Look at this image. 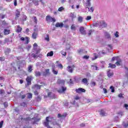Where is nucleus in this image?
Here are the masks:
<instances>
[{
	"instance_id": "1",
	"label": "nucleus",
	"mask_w": 128,
	"mask_h": 128,
	"mask_svg": "<svg viewBox=\"0 0 128 128\" xmlns=\"http://www.w3.org/2000/svg\"><path fill=\"white\" fill-rule=\"evenodd\" d=\"M52 118H50V116H48L46 118L45 121L43 122L44 126H46V128H52L50 126L49 124L50 122H52Z\"/></svg>"
},
{
	"instance_id": "2",
	"label": "nucleus",
	"mask_w": 128,
	"mask_h": 128,
	"mask_svg": "<svg viewBox=\"0 0 128 128\" xmlns=\"http://www.w3.org/2000/svg\"><path fill=\"white\" fill-rule=\"evenodd\" d=\"M26 66V61L24 60L17 62V66L18 68V70H20V66L22 68V66Z\"/></svg>"
},
{
	"instance_id": "3",
	"label": "nucleus",
	"mask_w": 128,
	"mask_h": 128,
	"mask_svg": "<svg viewBox=\"0 0 128 128\" xmlns=\"http://www.w3.org/2000/svg\"><path fill=\"white\" fill-rule=\"evenodd\" d=\"M34 52L35 53H32V54H31V56L32 58H38V54H40V49H38L36 51L34 50Z\"/></svg>"
},
{
	"instance_id": "4",
	"label": "nucleus",
	"mask_w": 128,
	"mask_h": 128,
	"mask_svg": "<svg viewBox=\"0 0 128 128\" xmlns=\"http://www.w3.org/2000/svg\"><path fill=\"white\" fill-rule=\"evenodd\" d=\"M108 24L104 21H100L98 22V26L100 28H106Z\"/></svg>"
},
{
	"instance_id": "5",
	"label": "nucleus",
	"mask_w": 128,
	"mask_h": 128,
	"mask_svg": "<svg viewBox=\"0 0 128 128\" xmlns=\"http://www.w3.org/2000/svg\"><path fill=\"white\" fill-rule=\"evenodd\" d=\"M74 80H88L86 78H82L80 76H74Z\"/></svg>"
},
{
	"instance_id": "6",
	"label": "nucleus",
	"mask_w": 128,
	"mask_h": 128,
	"mask_svg": "<svg viewBox=\"0 0 128 128\" xmlns=\"http://www.w3.org/2000/svg\"><path fill=\"white\" fill-rule=\"evenodd\" d=\"M66 90V87L62 86L61 88L58 90V92L59 94H64Z\"/></svg>"
},
{
	"instance_id": "7",
	"label": "nucleus",
	"mask_w": 128,
	"mask_h": 128,
	"mask_svg": "<svg viewBox=\"0 0 128 128\" xmlns=\"http://www.w3.org/2000/svg\"><path fill=\"white\" fill-rule=\"evenodd\" d=\"M50 74V69L46 70V72H42V76H48Z\"/></svg>"
},
{
	"instance_id": "8",
	"label": "nucleus",
	"mask_w": 128,
	"mask_h": 128,
	"mask_svg": "<svg viewBox=\"0 0 128 128\" xmlns=\"http://www.w3.org/2000/svg\"><path fill=\"white\" fill-rule=\"evenodd\" d=\"M79 30L81 34H86V30H84V26H80Z\"/></svg>"
},
{
	"instance_id": "9",
	"label": "nucleus",
	"mask_w": 128,
	"mask_h": 128,
	"mask_svg": "<svg viewBox=\"0 0 128 128\" xmlns=\"http://www.w3.org/2000/svg\"><path fill=\"white\" fill-rule=\"evenodd\" d=\"M46 22H56V20L54 18H52L50 16H46Z\"/></svg>"
},
{
	"instance_id": "10",
	"label": "nucleus",
	"mask_w": 128,
	"mask_h": 128,
	"mask_svg": "<svg viewBox=\"0 0 128 128\" xmlns=\"http://www.w3.org/2000/svg\"><path fill=\"white\" fill-rule=\"evenodd\" d=\"M76 92L77 94H82V92H86V90L82 88H78L76 89Z\"/></svg>"
},
{
	"instance_id": "11",
	"label": "nucleus",
	"mask_w": 128,
	"mask_h": 128,
	"mask_svg": "<svg viewBox=\"0 0 128 128\" xmlns=\"http://www.w3.org/2000/svg\"><path fill=\"white\" fill-rule=\"evenodd\" d=\"M104 35L105 38H106V40H112V36H110V34L108 32H104Z\"/></svg>"
},
{
	"instance_id": "12",
	"label": "nucleus",
	"mask_w": 128,
	"mask_h": 128,
	"mask_svg": "<svg viewBox=\"0 0 128 128\" xmlns=\"http://www.w3.org/2000/svg\"><path fill=\"white\" fill-rule=\"evenodd\" d=\"M92 0H86V2L84 3V6L86 8H88V6H92V4L90 3V1Z\"/></svg>"
},
{
	"instance_id": "13",
	"label": "nucleus",
	"mask_w": 128,
	"mask_h": 128,
	"mask_svg": "<svg viewBox=\"0 0 128 128\" xmlns=\"http://www.w3.org/2000/svg\"><path fill=\"white\" fill-rule=\"evenodd\" d=\"M42 85H38L35 84L34 86H32V88L34 90H40V86H42Z\"/></svg>"
},
{
	"instance_id": "14",
	"label": "nucleus",
	"mask_w": 128,
	"mask_h": 128,
	"mask_svg": "<svg viewBox=\"0 0 128 128\" xmlns=\"http://www.w3.org/2000/svg\"><path fill=\"white\" fill-rule=\"evenodd\" d=\"M107 74H108V78H112V76H114V72H112V70H108L107 71Z\"/></svg>"
},
{
	"instance_id": "15",
	"label": "nucleus",
	"mask_w": 128,
	"mask_h": 128,
	"mask_svg": "<svg viewBox=\"0 0 128 128\" xmlns=\"http://www.w3.org/2000/svg\"><path fill=\"white\" fill-rule=\"evenodd\" d=\"M74 66H68V67L67 68V70L69 72H74Z\"/></svg>"
},
{
	"instance_id": "16",
	"label": "nucleus",
	"mask_w": 128,
	"mask_h": 128,
	"mask_svg": "<svg viewBox=\"0 0 128 128\" xmlns=\"http://www.w3.org/2000/svg\"><path fill=\"white\" fill-rule=\"evenodd\" d=\"M66 116V114H58V118H60V120H64V118Z\"/></svg>"
},
{
	"instance_id": "17",
	"label": "nucleus",
	"mask_w": 128,
	"mask_h": 128,
	"mask_svg": "<svg viewBox=\"0 0 128 128\" xmlns=\"http://www.w3.org/2000/svg\"><path fill=\"white\" fill-rule=\"evenodd\" d=\"M20 12L18 10H16V20H18V18H20Z\"/></svg>"
},
{
	"instance_id": "18",
	"label": "nucleus",
	"mask_w": 128,
	"mask_h": 128,
	"mask_svg": "<svg viewBox=\"0 0 128 128\" xmlns=\"http://www.w3.org/2000/svg\"><path fill=\"white\" fill-rule=\"evenodd\" d=\"M48 96L50 98H56V95L52 92H49L48 93Z\"/></svg>"
},
{
	"instance_id": "19",
	"label": "nucleus",
	"mask_w": 128,
	"mask_h": 128,
	"mask_svg": "<svg viewBox=\"0 0 128 128\" xmlns=\"http://www.w3.org/2000/svg\"><path fill=\"white\" fill-rule=\"evenodd\" d=\"M55 26L56 28H62L64 26V24L57 22Z\"/></svg>"
},
{
	"instance_id": "20",
	"label": "nucleus",
	"mask_w": 128,
	"mask_h": 128,
	"mask_svg": "<svg viewBox=\"0 0 128 128\" xmlns=\"http://www.w3.org/2000/svg\"><path fill=\"white\" fill-rule=\"evenodd\" d=\"M100 52L98 55H96V53H94V58H92V60H96V58H100Z\"/></svg>"
},
{
	"instance_id": "21",
	"label": "nucleus",
	"mask_w": 128,
	"mask_h": 128,
	"mask_svg": "<svg viewBox=\"0 0 128 128\" xmlns=\"http://www.w3.org/2000/svg\"><path fill=\"white\" fill-rule=\"evenodd\" d=\"M100 114L102 116H106V111H104V110H102L100 111Z\"/></svg>"
},
{
	"instance_id": "22",
	"label": "nucleus",
	"mask_w": 128,
	"mask_h": 128,
	"mask_svg": "<svg viewBox=\"0 0 128 128\" xmlns=\"http://www.w3.org/2000/svg\"><path fill=\"white\" fill-rule=\"evenodd\" d=\"M35 73V76H40L42 74L40 73V72L38 71V70H36L34 72Z\"/></svg>"
},
{
	"instance_id": "23",
	"label": "nucleus",
	"mask_w": 128,
	"mask_h": 128,
	"mask_svg": "<svg viewBox=\"0 0 128 128\" xmlns=\"http://www.w3.org/2000/svg\"><path fill=\"white\" fill-rule=\"evenodd\" d=\"M10 32V30L5 29L4 30V34L6 36V34H8Z\"/></svg>"
},
{
	"instance_id": "24",
	"label": "nucleus",
	"mask_w": 128,
	"mask_h": 128,
	"mask_svg": "<svg viewBox=\"0 0 128 128\" xmlns=\"http://www.w3.org/2000/svg\"><path fill=\"white\" fill-rule=\"evenodd\" d=\"M86 8H88V12H94V7H91L90 9V8L86 7Z\"/></svg>"
},
{
	"instance_id": "25",
	"label": "nucleus",
	"mask_w": 128,
	"mask_h": 128,
	"mask_svg": "<svg viewBox=\"0 0 128 128\" xmlns=\"http://www.w3.org/2000/svg\"><path fill=\"white\" fill-rule=\"evenodd\" d=\"M34 48H33V50L35 51H36L38 50V49L36 48H38V44H36V43H34L33 45Z\"/></svg>"
},
{
	"instance_id": "26",
	"label": "nucleus",
	"mask_w": 128,
	"mask_h": 128,
	"mask_svg": "<svg viewBox=\"0 0 128 128\" xmlns=\"http://www.w3.org/2000/svg\"><path fill=\"white\" fill-rule=\"evenodd\" d=\"M120 62H122V60L119 58L115 64L117 66H120Z\"/></svg>"
},
{
	"instance_id": "27",
	"label": "nucleus",
	"mask_w": 128,
	"mask_h": 128,
	"mask_svg": "<svg viewBox=\"0 0 128 128\" xmlns=\"http://www.w3.org/2000/svg\"><path fill=\"white\" fill-rule=\"evenodd\" d=\"M36 36H38V33L34 32L32 34V38L36 40Z\"/></svg>"
},
{
	"instance_id": "28",
	"label": "nucleus",
	"mask_w": 128,
	"mask_h": 128,
	"mask_svg": "<svg viewBox=\"0 0 128 128\" xmlns=\"http://www.w3.org/2000/svg\"><path fill=\"white\" fill-rule=\"evenodd\" d=\"M54 68H55L54 65H53L52 66V72L54 74H58V71H56L54 70Z\"/></svg>"
},
{
	"instance_id": "29",
	"label": "nucleus",
	"mask_w": 128,
	"mask_h": 128,
	"mask_svg": "<svg viewBox=\"0 0 128 128\" xmlns=\"http://www.w3.org/2000/svg\"><path fill=\"white\" fill-rule=\"evenodd\" d=\"M34 80V77L32 76H28L26 78V80Z\"/></svg>"
},
{
	"instance_id": "30",
	"label": "nucleus",
	"mask_w": 128,
	"mask_h": 128,
	"mask_svg": "<svg viewBox=\"0 0 128 128\" xmlns=\"http://www.w3.org/2000/svg\"><path fill=\"white\" fill-rule=\"evenodd\" d=\"M82 84H85V86H88V80H82Z\"/></svg>"
},
{
	"instance_id": "31",
	"label": "nucleus",
	"mask_w": 128,
	"mask_h": 128,
	"mask_svg": "<svg viewBox=\"0 0 128 128\" xmlns=\"http://www.w3.org/2000/svg\"><path fill=\"white\" fill-rule=\"evenodd\" d=\"M54 56V52L51 51L48 52L47 54V56Z\"/></svg>"
},
{
	"instance_id": "32",
	"label": "nucleus",
	"mask_w": 128,
	"mask_h": 128,
	"mask_svg": "<svg viewBox=\"0 0 128 128\" xmlns=\"http://www.w3.org/2000/svg\"><path fill=\"white\" fill-rule=\"evenodd\" d=\"M17 32H22V28H20V26H17Z\"/></svg>"
},
{
	"instance_id": "33",
	"label": "nucleus",
	"mask_w": 128,
	"mask_h": 128,
	"mask_svg": "<svg viewBox=\"0 0 128 128\" xmlns=\"http://www.w3.org/2000/svg\"><path fill=\"white\" fill-rule=\"evenodd\" d=\"M32 72V66L30 65L28 67V72Z\"/></svg>"
},
{
	"instance_id": "34",
	"label": "nucleus",
	"mask_w": 128,
	"mask_h": 128,
	"mask_svg": "<svg viewBox=\"0 0 128 128\" xmlns=\"http://www.w3.org/2000/svg\"><path fill=\"white\" fill-rule=\"evenodd\" d=\"M32 2L35 6H38V0H33Z\"/></svg>"
},
{
	"instance_id": "35",
	"label": "nucleus",
	"mask_w": 128,
	"mask_h": 128,
	"mask_svg": "<svg viewBox=\"0 0 128 128\" xmlns=\"http://www.w3.org/2000/svg\"><path fill=\"white\" fill-rule=\"evenodd\" d=\"M116 67V64H109V68H115Z\"/></svg>"
},
{
	"instance_id": "36",
	"label": "nucleus",
	"mask_w": 128,
	"mask_h": 128,
	"mask_svg": "<svg viewBox=\"0 0 128 128\" xmlns=\"http://www.w3.org/2000/svg\"><path fill=\"white\" fill-rule=\"evenodd\" d=\"M58 82L60 86H64V80H59Z\"/></svg>"
},
{
	"instance_id": "37",
	"label": "nucleus",
	"mask_w": 128,
	"mask_h": 128,
	"mask_svg": "<svg viewBox=\"0 0 128 128\" xmlns=\"http://www.w3.org/2000/svg\"><path fill=\"white\" fill-rule=\"evenodd\" d=\"M71 30H76V25L74 24H72V26H71Z\"/></svg>"
},
{
	"instance_id": "38",
	"label": "nucleus",
	"mask_w": 128,
	"mask_h": 128,
	"mask_svg": "<svg viewBox=\"0 0 128 128\" xmlns=\"http://www.w3.org/2000/svg\"><path fill=\"white\" fill-rule=\"evenodd\" d=\"M2 26H4V28H6V26H8V23H6V22L5 20H4L2 22Z\"/></svg>"
},
{
	"instance_id": "39",
	"label": "nucleus",
	"mask_w": 128,
	"mask_h": 128,
	"mask_svg": "<svg viewBox=\"0 0 128 128\" xmlns=\"http://www.w3.org/2000/svg\"><path fill=\"white\" fill-rule=\"evenodd\" d=\"M84 20V18L82 16H80L78 18V22H82V20Z\"/></svg>"
},
{
	"instance_id": "40",
	"label": "nucleus",
	"mask_w": 128,
	"mask_h": 128,
	"mask_svg": "<svg viewBox=\"0 0 128 128\" xmlns=\"http://www.w3.org/2000/svg\"><path fill=\"white\" fill-rule=\"evenodd\" d=\"M28 98H32V94L31 93L27 94Z\"/></svg>"
},
{
	"instance_id": "41",
	"label": "nucleus",
	"mask_w": 128,
	"mask_h": 128,
	"mask_svg": "<svg viewBox=\"0 0 128 128\" xmlns=\"http://www.w3.org/2000/svg\"><path fill=\"white\" fill-rule=\"evenodd\" d=\"M61 54L64 56H66V52L64 51V50H62L61 51Z\"/></svg>"
},
{
	"instance_id": "42",
	"label": "nucleus",
	"mask_w": 128,
	"mask_h": 128,
	"mask_svg": "<svg viewBox=\"0 0 128 128\" xmlns=\"http://www.w3.org/2000/svg\"><path fill=\"white\" fill-rule=\"evenodd\" d=\"M94 32V30H90L88 32V36H90L92 32Z\"/></svg>"
},
{
	"instance_id": "43",
	"label": "nucleus",
	"mask_w": 128,
	"mask_h": 128,
	"mask_svg": "<svg viewBox=\"0 0 128 128\" xmlns=\"http://www.w3.org/2000/svg\"><path fill=\"white\" fill-rule=\"evenodd\" d=\"M10 52V48H8L5 51L4 53L6 54H8Z\"/></svg>"
},
{
	"instance_id": "44",
	"label": "nucleus",
	"mask_w": 128,
	"mask_h": 128,
	"mask_svg": "<svg viewBox=\"0 0 128 128\" xmlns=\"http://www.w3.org/2000/svg\"><path fill=\"white\" fill-rule=\"evenodd\" d=\"M122 126H124V128H128V122H124L122 123Z\"/></svg>"
},
{
	"instance_id": "45",
	"label": "nucleus",
	"mask_w": 128,
	"mask_h": 128,
	"mask_svg": "<svg viewBox=\"0 0 128 128\" xmlns=\"http://www.w3.org/2000/svg\"><path fill=\"white\" fill-rule=\"evenodd\" d=\"M20 106H24V107L26 106V102H22V103H20Z\"/></svg>"
},
{
	"instance_id": "46",
	"label": "nucleus",
	"mask_w": 128,
	"mask_h": 128,
	"mask_svg": "<svg viewBox=\"0 0 128 128\" xmlns=\"http://www.w3.org/2000/svg\"><path fill=\"white\" fill-rule=\"evenodd\" d=\"M118 57H113L112 59V62H114V60H117L119 59Z\"/></svg>"
},
{
	"instance_id": "47",
	"label": "nucleus",
	"mask_w": 128,
	"mask_h": 128,
	"mask_svg": "<svg viewBox=\"0 0 128 128\" xmlns=\"http://www.w3.org/2000/svg\"><path fill=\"white\" fill-rule=\"evenodd\" d=\"M110 88L112 90V92H114V87H113L112 86H110Z\"/></svg>"
},
{
	"instance_id": "48",
	"label": "nucleus",
	"mask_w": 128,
	"mask_h": 128,
	"mask_svg": "<svg viewBox=\"0 0 128 128\" xmlns=\"http://www.w3.org/2000/svg\"><path fill=\"white\" fill-rule=\"evenodd\" d=\"M68 84H70V86H72V84H74V81L72 80L68 81Z\"/></svg>"
},
{
	"instance_id": "49",
	"label": "nucleus",
	"mask_w": 128,
	"mask_h": 128,
	"mask_svg": "<svg viewBox=\"0 0 128 128\" xmlns=\"http://www.w3.org/2000/svg\"><path fill=\"white\" fill-rule=\"evenodd\" d=\"M27 17L26 15H23V18L22 19V20L24 22V20H26Z\"/></svg>"
},
{
	"instance_id": "50",
	"label": "nucleus",
	"mask_w": 128,
	"mask_h": 128,
	"mask_svg": "<svg viewBox=\"0 0 128 128\" xmlns=\"http://www.w3.org/2000/svg\"><path fill=\"white\" fill-rule=\"evenodd\" d=\"M2 126H4V120L0 122V128H2Z\"/></svg>"
},
{
	"instance_id": "51",
	"label": "nucleus",
	"mask_w": 128,
	"mask_h": 128,
	"mask_svg": "<svg viewBox=\"0 0 128 128\" xmlns=\"http://www.w3.org/2000/svg\"><path fill=\"white\" fill-rule=\"evenodd\" d=\"M34 22H35V24H38V18H36V17H34Z\"/></svg>"
},
{
	"instance_id": "52",
	"label": "nucleus",
	"mask_w": 128,
	"mask_h": 128,
	"mask_svg": "<svg viewBox=\"0 0 128 128\" xmlns=\"http://www.w3.org/2000/svg\"><path fill=\"white\" fill-rule=\"evenodd\" d=\"M114 36H115L116 38H118L120 36L118 35V32H116L115 34H114Z\"/></svg>"
},
{
	"instance_id": "53",
	"label": "nucleus",
	"mask_w": 128,
	"mask_h": 128,
	"mask_svg": "<svg viewBox=\"0 0 128 128\" xmlns=\"http://www.w3.org/2000/svg\"><path fill=\"white\" fill-rule=\"evenodd\" d=\"M6 58L4 57H0V62H4Z\"/></svg>"
},
{
	"instance_id": "54",
	"label": "nucleus",
	"mask_w": 128,
	"mask_h": 128,
	"mask_svg": "<svg viewBox=\"0 0 128 128\" xmlns=\"http://www.w3.org/2000/svg\"><path fill=\"white\" fill-rule=\"evenodd\" d=\"M92 68L93 70H98V66H92Z\"/></svg>"
},
{
	"instance_id": "55",
	"label": "nucleus",
	"mask_w": 128,
	"mask_h": 128,
	"mask_svg": "<svg viewBox=\"0 0 128 128\" xmlns=\"http://www.w3.org/2000/svg\"><path fill=\"white\" fill-rule=\"evenodd\" d=\"M64 10V7H60L58 9V12H62V10Z\"/></svg>"
},
{
	"instance_id": "56",
	"label": "nucleus",
	"mask_w": 128,
	"mask_h": 128,
	"mask_svg": "<svg viewBox=\"0 0 128 128\" xmlns=\"http://www.w3.org/2000/svg\"><path fill=\"white\" fill-rule=\"evenodd\" d=\"M91 86H96V82H92L90 83Z\"/></svg>"
},
{
	"instance_id": "57",
	"label": "nucleus",
	"mask_w": 128,
	"mask_h": 128,
	"mask_svg": "<svg viewBox=\"0 0 128 128\" xmlns=\"http://www.w3.org/2000/svg\"><path fill=\"white\" fill-rule=\"evenodd\" d=\"M86 20H92V16H88L86 18Z\"/></svg>"
},
{
	"instance_id": "58",
	"label": "nucleus",
	"mask_w": 128,
	"mask_h": 128,
	"mask_svg": "<svg viewBox=\"0 0 128 128\" xmlns=\"http://www.w3.org/2000/svg\"><path fill=\"white\" fill-rule=\"evenodd\" d=\"M70 18H74V13H70Z\"/></svg>"
},
{
	"instance_id": "59",
	"label": "nucleus",
	"mask_w": 128,
	"mask_h": 128,
	"mask_svg": "<svg viewBox=\"0 0 128 128\" xmlns=\"http://www.w3.org/2000/svg\"><path fill=\"white\" fill-rule=\"evenodd\" d=\"M4 94V90H0V94Z\"/></svg>"
},
{
	"instance_id": "60",
	"label": "nucleus",
	"mask_w": 128,
	"mask_h": 128,
	"mask_svg": "<svg viewBox=\"0 0 128 128\" xmlns=\"http://www.w3.org/2000/svg\"><path fill=\"white\" fill-rule=\"evenodd\" d=\"M25 40H26V42L25 44H28V42H29L28 37H26V39Z\"/></svg>"
},
{
	"instance_id": "61",
	"label": "nucleus",
	"mask_w": 128,
	"mask_h": 128,
	"mask_svg": "<svg viewBox=\"0 0 128 128\" xmlns=\"http://www.w3.org/2000/svg\"><path fill=\"white\" fill-rule=\"evenodd\" d=\"M52 124L53 126H58V122L56 121H54Z\"/></svg>"
},
{
	"instance_id": "62",
	"label": "nucleus",
	"mask_w": 128,
	"mask_h": 128,
	"mask_svg": "<svg viewBox=\"0 0 128 128\" xmlns=\"http://www.w3.org/2000/svg\"><path fill=\"white\" fill-rule=\"evenodd\" d=\"M34 94H35V96H38V90H34Z\"/></svg>"
},
{
	"instance_id": "63",
	"label": "nucleus",
	"mask_w": 128,
	"mask_h": 128,
	"mask_svg": "<svg viewBox=\"0 0 128 128\" xmlns=\"http://www.w3.org/2000/svg\"><path fill=\"white\" fill-rule=\"evenodd\" d=\"M30 48H32V46L30 45H28V46L26 47V50H30Z\"/></svg>"
},
{
	"instance_id": "64",
	"label": "nucleus",
	"mask_w": 128,
	"mask_h": 128,
	"mask_svg": "<svg viewBox=\"0 0 128 128\" xmlns=\"http://www.w3.org/2000/svg\"><path fill=\"white\" fill-rule=\"evenodd\" d=\"M58 68H64V66H62V64H58Z\"/></svg>"
}]
</instances>
